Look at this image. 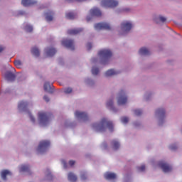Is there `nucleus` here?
<instances>
[{
  "instance_id": "2",
  "label": "nucleus",
  "mask_w": 182,
  "mask_h": 182,
  "mask_svg": "<svg viewBox=\"0 0 182 182\" xmlns=\"http://www.w3.org/2000/svg\"><path fill=\"white\" fill-rule=\"evenodd\" d=\"M50 119H52V114L43 112H38V120L42 126H46Z\"/></svg>"
},
{
  "instance_id": "21",
  "label": "nucleus",
  "mask_w": 182,
  "mask_h": 182,
  "mask_svg": "<svg viewBox=\"0 0 182 182\" xmlns=\"http://www.w3.org/2000/svg\"><path fill=\"white\" fill-rule=\"evenodd\" d=\"M6 79L9 81H14L15 80V75H14V73H11V72H8L6 74Z\"/></svg>"
},
{
  "instance_id": "32",
  "label": "nucleus",
  "mask_w": 182,
  "mask_h": 182,
  "mask_svg": "<svg viewBox=\"0 0 182 182\" xmlns=\"http://www.w3.org/2000/svg\"><path fill=\"white\" fill-rule=\"evenodd\" d=\"M80 178L81 180H87V173H86V172H83L81 173L80 175Z\"/></svg>"
},
{
  "instance_id": "15",
  "label": "nucleus",
  "mask_w": 182,
  "mask_h": 182,
  "mask_svg": "<svg viewBox=\"0 0 182 182\" xmlns=\"http://www.w3.org/2000/svg\"><path fill=\"white\" fill-rule=\"evenodd\" d=\"M46 53L48 56H53L56 53V49L54 48H46Z\"/></svg>"
},
{
  "instance_id": "22",
  "label": "nucleus",
  "mask_w": 182,
  "mask_h": 182,
  "mask_svg": "<svg viewBox=\"0 0 182 182\" xmlns=\"http://www.w3.org/2000/svg\"><path fill=\"white\" fill-rule=\"evenodd\" d=\"M156 116H159V117H164V114H166V110L164 109H158L156 111Z\"/></svg>"
},
{
  "instance_id": "34",
  "label": "nucleus",
  "mask_w": 182,
  "mask_h": 182,
  "mask_svg": "<svg viewBox=\"0 0 182 182\" xmlns=\"http://www.w3.org/2000/svg\"><path fill=\"white\" fill-rule=\"evenodd\" d=\"M72 87H67L64 90V93H65V95H69V93H72Z\"/></svg>"
},
{
  "instance_id": "11",
  "label": "nucleus",
  "mask_w": 182,
  "mask_h": 182,
  "mask_svg": "<svg viewBox=\"0 0 182 182\" xmlns=\"http://www.w3.org/2000/svg\"><path fill=\"white\" fill-rule=\"evenodd\" d=\"M75 117L83 120V122H86V120H88L89 119V116H87L86 112H81L79 111L75 112Z\"/></svg>"
},
{
  "instance_id": "26",
  "label": "nucleus",
  "mask_w": 182,
  "mask_h": 182,
  "mask_svg": "<svg viewBox=\"0 0 182 182\" xmlns=\"http://www.w3.org/2000/svg\"><path fill=\"white\" fill-rule=\"evenodd\" d=\"M31 53L32 55H33L36 57H38L41 55V53L39 52V49L36 47H33L31 49Z\"/></svg>"
},
{
  "instance_id": "10",
  "label": "nucleus",
  "mask_w": 182,
  "mask_h": 182,
  "mask_svg": "<svg viewBox=\"0 0 182 182\" xmlns=\"http://www.w3.org/2000/svg\"><path fill=\"white\" fill-rule=\"evenodd\" d=\"M132 28H133V26L130 22L124 21L121 24V29L124 32H129Z\"/></svg>"
},
{
  "instance_id": "8",
  "label": "nucleus",
  "mask_w": 182,
  "mask_h": 182,
  "mask_svg": "<svg viewBox=\"0 0 182 182\" xmlns=\"http://www.w3.org/2000/svg\"><path fill=\"white\" fill-rule=\"evenodd\" d=\"M95 29L97 31H102V29H105V31H110L112 28L107 23H98L95 25Z\"/></svg>"
},
{
  "instance_id": "43",
  "label": "nucleus",
  "mask_w": 182,
  "mask_h": 182,
  "mask_svg": "<svg viewBox=\"0 0 182 182\" xmlns=\"http://www.w3.org/2000/svg\"><path fill=\"white\" fill-rule=\"evenodd\" d=\"M43 99H44V100H46L47 102H49V100H50L49 97H48V95H44Z\"/></svg>"
},
{
  "instance_id": "3",
  "label": "nucleus",
  "mask_w": 182,
  "mask_h": 182,
  "mask_svg": "<svg viewBox=\"0 0 182 182\" xmlns=\"http://www.w3.org/2000/svg\"><path fill=\"white\" fill-rule=\"evenodd\" d=\"M113 53L110 50L108 49H102L99 51L98 56L102 59V60H107L109 58H112Z\"/></svg>"
},
{
  "instance_id": "1",
  "label": "nucleus",
  "mask_w": 182,
  "mask_h": 182,
  "mask_svg": "<svg viewBox=\"0 0 182 182\" xmlns=\"http://www.w3.org/2000/svg\"><path fill=\"white\" fill-rule=\"evenodd\" d=\"M107 127L109 132H113V122H112V121H108L106 118H102L99 123L92 124V129L97 133H103V132H106Z\"/></svg>"
},
{
  "instance_id": "23",
  "label": "nucleus",
  "mask_w": 182,
  "mask_h": 182,
  "mask_svg": "<svg viewBox=\"0 0 182 182\" xmlns=\"http://www.w3.org/2000/svg\"><path fill=\"white\" fill-rule=\"evenodd\" d=\"M6 176H12V173L9 170H4L1 171V178L3 180H6Z\"/></svg>"
},
{
  "instance_id": "12",
  "label": "nucleus",
  "mask_w": 182,
  "mask_h": 182,
  "mask_svg": "<svg viewBox=\"0 0 182 182\" xmlns=\"http://www.w3.org/2000/svg\"><path fill=\"white\" fill-rule=\"evenodd\" d=\"M90 14L92 16H102V11L98 8H93L90 10Z\"/></svg>"
},
{
  "instance_id": "35",
  "label": "nucleus",
  "mask_w": 182,
  "mask_h": 182,
  "mask_svg": "<svg viewBox=\"0 0 182 182\" xmlns=\"http://www.w3.org/2000/svg\"><path fill=\"white\" fill-rule=\"evenodd\" d=\"M121 122L124 124L129 123V118L127 117H122L121 118Z\"/></svg>"
},
{
  "instance_id": "6",
  "label": "nucleus",
  "mask_w": 182,
  "mask_h": 182,
  "mask_svg": "<svg viewBox=\"0 0 182 182\" xmlns=\"http://www.w3.org/2000/svg\"><path fill=\"white\" fill-rule=\"evenodd\" d=\"M117 103L119 106L122 105H126V103H127V96H126V93H124V91H119L118 94Z\"/></svg>"
},
{
  "instance_id": "28",
  "label": "nucleus",
  "mask_w": 182,
  "mask_h": 182,
  "mask_svg": "<svg viewBox=\"0 0 182 182\" xmlns=\"http://www.w3.org/2000/svg\"><path fill=\"white\" fill-rule=\"evenodd\" d=\"M44 90L46 92H50L52 90V86L50 85V83L46 82L44 84Z\"/></svg>"
},
{
  "instance_id": "36",
  "label": "nucleus",
  "mask_w": 182,
  "mask_h": 182,
  "mask_svg": "<svg viewBox=\"0 0 182 182\" xmlns=\"http://www.w3.org/2000/svg\"><path fill=\"white\" fill-rule=\"evenodd\" d=\"M143 113V111L141 109H135L134 114L136 116H141V114Z\"/></svg>"
},
{
  "instance_id": "24",
  "label": "nucleus",
  "mask_w": 182,
  "mask_h": 182,
  "mask_svg": "<svg viewBox=\"0 0 182 182\" xmlns=\"http://www.w3.org/2000/svg\"><path fill=\"white\" fill-rule=\"evenodd\" d=\"M21 4L23 6H29L30 5H33L35 1L33 0H22Z\"/></svg>"
},
{
  "instance_id": "31",
  "label": "nucleus",
  "mask_w": 182,
  "mask_h": 182,
  "mask_svg": "<svg viewBox=\"0 0 182 182\" xmlns=\"http://www.w3.org/2000/svg\"><path fill=\"white\" fill-rule=\"evenodd\" d=\"M92 73L95 76H96L97 75H99V68L96 67H93L92 69Z\"/></svg>"
},
{
  "instance_id": "49",
  "label": "nucleus",
  "mask_w": 182,
  "mask_h": 182,
  "mask_svg": "<svg viewBox=\"0 0 182 182\" xmlns=\"http://www.w3.org/2000/svg\"><path fill=\"white\" fill-rule=\"evenodd\" d=\"M92 62H96V59L95 58H92Z\"/></svg>"
},
{
  "instance_id": "25",
  "label": "nucleus",
  "mask_w": 182,
  "mask_h": 182,
  "mask_svg": "<svg viewBox=\"0 0 182 182\" xmlns=\"http://www.w3.org/2000/svg\"><path fill=\"white\" fill-rule=\"evenodd\" d=\"M139 55H150V51L149 50V49L146 48H140L139 51Z\"/></svg>"
},
{
  "instance_id": "47",
  "label": "nucleus",
  "mask_w": 182,
  "mask_h": 182,
  "mask_svg": "<svg viewBox=\"0 0 182 182\" xmlns=\"http://www.w3.org/2000/svg\"><path fill=\"white\" fill-rule=\"evenodd\" d=\"M2 50H4V47H2V46H0V53L2 52Z\"/></svg>"
},
{
  "instance_id": "50",
  "label": "nucleus",
  "mask_w": 182,
  "mask_h": 182,
  "mask_svg": "<svg viewBox=\"0 0 182 182\" xmlns=\"http://www.w3.org/2000/svg\"><path fill=\"white\" fill-rule=\"evenodd\" d=\"M126 11H129V10L126 9Z\"/></svg>"
},
{
  "instance_id": "18",
  "label": "nucleus",
  "mask_w": 182,
  "mask_h": 182,
  "mask_svg": "<svg viewBox=\"0 0 182 182\" xmlns=\"http://www.w3.org/2000/svg\"><path fill=\"white\" fill-rule=\"evenodd\" d=\"M111 146L113 150H119L120 148V143H119L116 139H114L111 141Z\"/></svg>"
},
{
  "instance_id": "20",
  "label": "nucleus",
  "mask_w": 182,
  "mask_h": 182,
  "mask_svg": "<svg viewBox=\"0 0 182 182\" xmlns=\"http://www.w3.org/2000/svg\"><path fill=\"white\" fill-rule=\"evenodd\" d=\"M118 74H119V72H117L113 69H110L105 73V76H107V77L109 76H114V75H118Z\"/></svg>"
},
{
  "instance_id": "27",
  "label": "nucleus",
  "mask_w": 182,
  "mask_h": 182,
  "mask_svg": "<svg viewBox=\"0 0 182 182\" xmlns=\"http://www.w3.org/2000/svg\"><path fill=\"white\" fill-rule=\"evenodd\" d=\"M26 107H28V102H25L24 101L19 102L18 109H23V110H24V109H26Z\"/></svg>"
},
{
  "instance_id": "44",
  "label": "nucleus",
  "mask_w": 182,
  "mask_h": 182,
  "mask_svg": "<svg viewBox=\"0 0 182 182\" xmlns=\"http://www.w3.org/2000/svg\"><path fill=\"white\" fill-rule=\"evenodd\" d=\"M75 161H73V160H71V161H69V164H70V166H75Z\"/></svg>"
},
{
  "instance_id": "17",
  "label": "nucleus",
  "mask_w": 182,
  "mask_h": 182,
  "mask_svg": "<svg viewBox=\"0 0 182 182\" xmlns=\"http://www.w3.org/2000/svg\"><path fill=\"white\" fill-rule=\"evenodd\" d=\"M105 178H106V180H114V178H116V173L107 172L105 173Z\"/></svg>"
},
{
  "instance_id": "37",
  "label": "nucleus",
  "mask_w": 182,
  "mask_h": 182,
  "mask_svg": "<svg viewBox=\"0 0 182 182\" xmlns=\"http://www.w3.org/2000/svg\"><path fill=\"white\" fill-rule=\"evenodd\" d=\"M138 171H144L146 170V166L142 165L137 168Z\"/></svg>"
},
{
  "instance_id": "13",
  "label": "nucleus",
  "mask_w": 182,
  "mask_h": 182,
  "mask_svg": "<svg viewBox=\"0 0 182 182\" xmlns=\"http://www.w3.org/2000/svg\"><path fill=\"white\" fill-rule=\"evenodd\" d=\"M80 32H83V28H74L68 31V35H77Z\"/></svg>"
},
{
  "instance_id": "4",
  "label": "nucleus",
  "mask_w": 182,
  "mask_h": 182,
  "mask_svg": "<svg viewBox=\"0 0 182 182\" xmlns=\"http://www.w3.org/2000/svg\"><path fill=\"white\" fill-rule=\"evenodd\" d=\"M119 5V1L116 0H103L102 6L105 8H116Z\"/></svg>"
},
{
  "instance_id": "38",
  "label": "nucleus",
  "mask_w": 182,
  "mask_h": 182,
  "mask_svg": "<svg viewBox=\"0 0 182 182\" xmlns=\"http://www.w3.org/2000/svg\"><path fill=\"white\" fill-rule=\"evenodd\" d=\"M107 106L108 107H110L112 109V107H113V100H109L107 102Z\"/></svg>"
},
{
  "instance_id": "42",
  "label": "nucleus",
  "mask_w": 182,
  "mask_h": 182,
  "mask_svg": "<svg viewBox=\"0 0 182 182\" xmlns=\"http://www.w3.org/2000/svg\"><path fill=\"white\" fill-rule=\"evenodd\" d=\"M87 50H90L92 49V43H88L87 44Z\"/></svg>"
},
{
  "instance_id": "14",
  "label": "nucleus",
  "mask_w": 182,
  "mask_h": 182,
  "mask_svg": "<svg viewBox=\"0 0 182 182\" xmlns=\"http://www.w3.org/2000/svg\"><path fill=\"white\" fill-rule=\"evenodd\" d=\"M53 15L55 14L50 11L46 13V21H47V22H52V21H53Z\"/></svg>"
},
{
  "instance_id": "45",
  "label": "nucleus",
  "mask_w": 182,
  "mask_h": 182,
  "mask_svg": "<svg viewBox=\"0 0 182 182\" xmlns=\"http://www.w3.org/2000/svg\"><path fill=\"white\" fill-rule=\"evenodd\" d=\"M47 177H52V173H50V171H48Z\"/></svg>"
},
{
  "instance_id": "30",
  "label": "nucleus",
  "mask_w": 182,
  "mask_h": 182,
  "mask_svg": "<svg viewBox=\"0 0 182 182\" xmlns=\"http://www.w3.org/2000/svg\"><path fill=\"white\" fill-rule=\"evenodd\" d=\"M14 65L16 67L18 68V69H22V62L19 60L14 61Z\"/></svg>"
},
{
  "instance_id": "40",
  "label": "nucleus",
  "mask_w": 182,
  "mask_h": 182,
  "mask_svg": "<svg viewBox=\"0 0 182 182\" xmlns=\"http://www.w3.org/2000/svg\"><path fill=\"white\" fill-rule=\"evenodd\" d=\"M169 149L171 150H177V145L176 144H172L169 146Z\"/></svg>"
},
{
  "instance_id": "46",
  "label": "nucleus",
  "mask_w": 182,
  "mask_h": 182,
  "mask_svg": "<svg viewBox=\"0 0 182 182\" xmlns=\"http://www.w3.org/2000/svg\"><path fill=\"white\" fill-rule=\"evenodd\" d=\"M92 18L90 16L87 17V21L89 22Z\"/></svg>"
},
{
  "instance_id": "33",
  "label": "nucleus",
  "mask_w": 182,
  "mask_h": 182,
  "mask_svg": "<svg viewBox=\"0 0 182 182\" xmlns=\"http://www.w3.org/2000/svg\"><path fill=\"white\" fill-rule=\"evenodd\" d=\"M25 30L26 31V32H32V31H33V28L32 27V26L27 25L25 27Z\"/></svg>"
},
{
  "instance_id": "41",
  "label": "nucleus",
  "mask_w": 182,
  "mask_h": 182,
  "mask_svg": "<svg viewBox=\"0 0 182 182\" xmlns=\"http://www.w3.org/2000/svg\"><path fill=\"white\" fill-rule=\"evenodd\" d=\"M28 116H29V117H30L31 122H32L33 123H35V117H33V116H32V114H31V113H28Z\"/></svg>"
},
{
  "instance_id": "7",
  "label": "nucleus",
  "mask_w": 182,
  "mask_h": 182,
  "mask_svg": "<svg viewBox=\"0 0 182 182\" xmlns=\"http://www.w3.org/2000/svg\"><path fill=\"white\" fill-rule=\"evenodd\" d=\"M63 46H65L68 49L75 50V42L73 40L65 39L62 41Z\"/></svg>"
},
{
  "instance_id": "29",
  "label": "nucleus",
  "mask_w": 182,
  "mask_h": 182,
  "mask_svg": "<svg viewBox=\"0 0 182 182\" xmlns=\"http://www.w3.org/2000/svg\"><path fill=\"white\" fill-rule=\"evenodd\" d=\"M75 16H76L73 12H69L65 14L67 19H75Z\"/></svg>"
},
{
  "instance_id": "48",
  "label": "nucleus",
  "mask_w": 182,
  "mask_h": 182,
  "mask_svg": "<svg viewBox=\"0 0 182 182\" xmlns=\"http://www.w3.org/2000/svg\"><path fill=\"white\" fill-rule=\"evenodd\" d=\"M63 164L64 165L65 168H66V162L65 161H63Z\"/></svg>"
},
{
  "instance_id": "39",
  "label": "nucleus",
  "mask_w": 182,
  "mask_h": 182,
  "mask_svg": "<svg viewBox=\"0 0 182 182\" xmlns=\"http://www.w3.org/2000/svg\"><path fill=\"white\" fill-rule=\"evenodd\" d=\"M159 21L161 22H166V21H167V18H166V17H164L163 16H159Z\"/></svg>"
},
{
  "instance_id": "16",
  "label": "nucleus",
  "mask_w": 182,
  "mask_h": 182,
  "mask_svg": "<svg viewBox=\"0 0 182 182\" xmlns=\"http://www.w3.org/2000/svg\"><path fill=\"white\" fill-rule=\"evenodd\" d=\"M20 173H29L31 168L28 165H21L19 168Z\"/></svg>"
},
{
  "instance_id": "19",
  "label": "nucleus",
  "mask_w": 182,
  "mask_h": 182,
  "mask_svg": "<svg viewBox=\"0 0 182 182\" xmlns=\"http://www.w3.org/2000/svg\"><path fill=\"white\" fill-rule=\"evenodd\" d=\"M68 178L69 181L75 182L77 180V176H76V175H75L73 173L70 172L68 173Z\"/></svg>"
},
{
  "instance_id": "5",
  "label": "nucleus",
  "mask_w": 182,
  "mask_h": 182,
  "mask_svg": "<svg viewBox=\"0 0 182 182\" xmlns=\"http://www.w3.org/2000/svg\"><path fill=\"white\" fill-rule=\"evenodd\" d=\"M50 146V141H41L38 145L37 151L38 153H45L48 147Z\"/></svg>"
},
{
  "instance_id": "9",
  "label": "nucleus",
  "mask_w": 182,
  "mask_h": 182,
  "mask_svg": "<svg viewBox=\"0 0 182 182\" xmlns=\"http://www.w3.org/2000/svg\"><path fill=\"white\" fill-rule=\"evenodd\" d=\"M158 166L163 170L164 173H168L171 171V167L164 161H161L159 162Z\"/></svg>"
}]
</instances>
